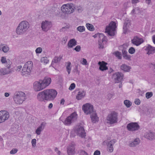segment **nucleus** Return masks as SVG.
I'll use <instances>...</instances> for the list:
<instances>
[{
	"label": "nucleus",
	"mask_w": 155,
	"mask_h": 155,
	"mask_svg": "<svg viewBox=\"0 0 155 155\" xmlns=\"http://www.w3.org/2000/svg\"><path fill=\"white\" fill-rule=\"evenodd\" d=\"M57 94V91L54 89H48L39 92L37 96L38 100L40 101L44 100L52 101Z\"/></svg>",
	"instance_id": "nucleus-1"
},
{
	"label": "nucleus",
	"mask_w": 155,
	"mask_h": 155,
	"mask_svg": "<svg viewBox=\"0 0 155 155\" xmlns=\"http://www.w3.org/2000/svg\"><path fill=\"white\" fill-rule=\"evenodd\" d=\"M29 27V24L27 21H21L17 27L16 32L17 35H22L25 33Z\"/></svg>",
	"instance_id": "nucleus-2"
},
{
	"label": "nucleus",
	"mask_w": 155,
	"mask_h": 155,
	"mask_svg": "<svg viewBox=\"0 0 155 155\" xmlns=\"http://www.w3.org/2000/svg\"><path fill=\"white\" fill-rule=\"evenodd\" d=\"M13 98L16 104H21L26 99L25 94L22 91L16 92L14 94Z\"/></svg>",
	"instance_id": "nucleus-3"
},
{
	"label": "nucleus",
	"mask_w": 155,
	"mask_h": 155,
	"mask_svg": "<svg viewBox=\"0 0 155 155\" xmlns=\"http://www.w3.org/2000/svg\"><path fill=\"white\" fill-rule=\"evenodd\" d=\"M61 10L65 14H69L73 13L75 9V5L72 3L63 5L61 7Z\"/></svg>",
	"instance_id": "nucleus-4"
},
{
	"label": "nucleus",
	"mask_w": 155,
	"mask_h": 155,
	"mask_svg": "<svg viewBox=\"0 0 155 155\" xmlns=\"http://www.w3.org/2000/svg\"><path fill=\"white\" fill-rule=\"evenodd\" d=\"M107 122L110 124L117 123L118 120V113L113 111L109 114L106 118Z\"/></svg>",
	"instance_id": "nucleus-5"
},
{
	"label": "nucleus",
	"mask_w": 155,
	"mask_h": 155,
	"mask_svg": "<svg viewBox=\"0 0 155 155\" xmlns=\"http://www.w3.org/2000/svg\"><path fill=\"white\" fill-rule=\"evenodd\" d=\"M33 64L31 61H28L24 65L21 72L22 75L27 76L29 75L32 69Z\"/></svg>",
	"instance_id": "nucleus-6"
},
{
	"label": "nucleus",
	"mask_w": 155,
	"mask_h": 155,
	"mask_svg": "<svg viewBox=\"0 0 155 155\" xmlns=\"http://www.w3.org/2000/svg\"><path fill=\"white\" fill-rule=\"evenodd\" d=\"M78 115L76 112H74L71 114L70 116L67 117L65 119L64 123L67 125H71L77 121Z\"/></svg>",
	"instance_id": "nucleus-7"
},
{
	"label": "nucleus",
	"mask_w": 155,
	"mask_h": 155,
	"mask_svg": "<svg viewBox=\"0 0 155 155\" xmlns=\"http://www.w3.org/2000/svg\"><path fill=\"white\" fill-rule=\"evenodd\" d=\"M116 28V23L114 22L111 21L109 25L106 27V32L110 36H114L115 35Z\"/></svg>",
	"instance_id": "nucleus-8"
},
{
	"label": "nucleus",
	"mask_w": 155,
	"mask_h": 155,
	"mask_svg": "<svg viewBox=\"0 0 155 155\" xmlns=\"http://www.w3.org/2000/svg\"><path fill=\"white\" fill-rule=\"evenodd\" d=\"M74 132L77 135L82 138H84L86 136V133L84 127L81 125L77 126L75 129Z\"/></svg>",
	"instance_id": "nucleus-9"
},
{
	"label": "nucleus",
	"mask_w": 155,
	"mask_h": 155,
	"mask_svg": "<svg viewBox=\"0 0 155 155\" xmlns=\"http://www.w3.org/2000/svg\"><path fill=\"white\" fill-rule=\"evenodd\" d=\"M82 109L86 114H91L94 111L93 109V106L88 103L83 105Z\"/></svg>",
	"instance_id": "nucleus-10"
},
{
	"label": "nucleus",
	"mask_w": 155,
	"mask_h": 155,
	"mask_svg": "<svg viewBox=\"0 0 155 155\" xmlns=\"http://www.w3.org/2000/svg\"><path fill=\"white\" fill-rule=\"evenodd\" d=\"M98 36L99 39L98 40V48L99 49H103L104 48V43L107 42V38L103 34H99L97 35Z\"/></svg>",
	"instance_id": "nucleus-11"
},
{
	"label": "nucleus",
	"mask_w": 155,
	"mask_h": 155,
	"mask_svg": "<svg viewBox=\"0 0 155 155\" xmlns=\"http://www.w3.org/2000/svg\"><path fill=\"white\" fill-rule=\"evenodd\" d=\"M9 117V114L7 111L5 110L0 111V124L5 122Z\"/></svg>",
	"instance_id": "nucleus-12"
},
{
	"label": "nucleus",
	"mask_w": 155,
	"mask_h": 155,
	"mask_svg": "<svg viewBox=\"0 0 155 155\" xmlns=\"http://www.w3.org/2000/svg\"><path fill=\"white\" fill-rule=\"evenodd\" d=\"M127 128L129 131H135L138 130L140 126L137 123L132 122L128 124Z\"/></svg>",
	"instance_id": "nucleus-13"
},
{
	"label": "nucleus",
	"mask_w": 155,
	"mask_h": 155,
	"mask_svg": "<svg viewBox=\"0 0 155 155\" xmlns=\"http://www.w3.org/2000/svg\"><path fill=\"white\" fill-rule=\"evenodd\" d=\"M33 89L36 91H38L45 89L40 80L39 81L35 82L33 83Z\"/></svg>",
	"instance_id": "nucleus-14"
},
{
	"label": "nucleus",
	"mask_w": 155,
	"mask_h": 155,
	"mask_svg": "<svg viewBox=\"0 0 155 155\" xmlns=\"http://www.w3.org/2000/svg\"><path fill=\"white\" fill-rule=\"evenodd\" d=\"M123 76L124 75L122 73L117 72L113 74L112 78L114 79L116 83H118L122 80Z\"/></svg>",
	"instance_id": "nucleus-15"
},
{
	"label": "nucleus",
	"mask_w": 155,
	"mask_h": 155,
	"mask_svg": "<svg viewBox=\"0 0 155 155\" xmlns=\"http://www.w3.org/2000/svg\"><path fill=\"white\" fill-rule=\"evenodd\" d=\"M52 25L51 22L45 21H43L41 24V27L43 31H47L51 27Z\"/></svg>",
	"instance_id": "nucleus-16"
},
{
	"label": "nucleus",
	"mask_w": 155,
	"mask_h": 155,
	"mask_svg": "<svg viewBox=\"0 0 155 155\" xmlns=\"http://www.w3.org/2000/svg\"><path fill=\"white\" fill-rule=\"evenodd\" d=\"M130 25V21L127 18H126L123 28L124 33L126 34L128 31H129Z\"/></svg>",
	"instance_id": "nucleus-17"
},
{
	"label": "nucleus",
	"mask_w": 155,
	"mask_h": 155,
	"mask_svg": "<svg viewBox=\"0 0 155 155\" xmlns=\"http://www.w3.org/2000/svg\"><path fill=\"white\" fill-rule=\"evenodd\" d=\"M116 140L115 139H113L110 140L107 143V150L111 153L114 150L113 145L116 142Z\"/></svg>",
	"instance_id": "nucleus-18"
},
{
	"label": "nucleus",
	"mask_w": 155,
	"mask_h": 155,
	"mask_svg": "<svg viewBox=\"0 0 155 155\" xmlns=\"http://www.w3.org/2000/svg\"><path fill=\"white\" fill-rule=\"evenodd\" d=\"M67 151L68 155H73L75 153L74 145V144H71L68 147Z\"/></svg>",
	"instance_id": "nucleus-19"
},
{
	"label": "nucleus",
	"mask_w": 155,
	"mask_h": 155,
	"mask_svg": "<svg viewBox=\"0 0 155 155\" xmlns=\"http://www.w3.org/2000/svg\"><path fill=\"white\" fill-rule=\"evenodd\" d=\"M131 41L133 44L137 46L140 45L143 42L142 38H139L137 36L134 37Z\"/></svg>",
	"instance_id": "nucleus-20"
},
{
	"label": "nucleus",
	"mask_w": 155,
	"mask_h": 155,
	"mask_svg": "<svg viewBox=\"0 0 155 155\" xmlns=\"http://www.w3.org/2000/svg\"><path fill=\"white\" fill-rule=\"evenodd\" d=\"M46 123L45 122H42L40 125L37 128L35 133L37 135H39L41 134V132L43 131L45 128Z\"/></svg>",
	"instance_id": "nucleus-21"
},
{
	"label": "nucleus",
	"mask_w": 155,
	"mask_h": 155,
	"mask_svg": "<svg viewBox=\"0 0 155 155\" xmlns=\"http://www.w3.org/2000/svg\"><path fill=\"white\" fill-rule=\"evenodd\" d=\"M44 88L48 86L51 83V79L50 78L45 77L43 80H40Z\"/></svg>",
	"instance_id": "nucleus-22"
},
{
	"label": "nucleus",
	"mask_w": 155,
	"mask_h": 155,
	"mask_svg": "<svg viewBox=\"0 0 155 155\" xmlns=\"http://www.w3.org/2000/svg\"><path fill=\"white\" fill-rule=\"evenodd\" d=\"M98 64L100 66L99 69L102 71L107 70L108 69L107 67L106 66L107 63L104 61H102V62L99 61Z\"/></svg>",
	"instance_id": "nucleus-23"
},
{
	"label": "nucleus",
	"mask_w": 155,
	"mask_h": 155,
	"mask_svg": "<svg viewBox=\"0 0 155 155\" xmlns=\"http://www.w3.org/2000/svg\"><path fill=\"white\" fill-rule=\"evenodd\" d=\"M91 114V118L92 122L93 123H95L98 120V117L95 111L93 112Z\"/></svg>",
	"instance_id": "nucleus-24"
},
{
	"label": "nucleus",
	"mask_w": 155,
	"mask_h": 155,
	"mask_svg": "<svg viewBox=\"0 0 155 155\" xmlns=\"http://www.w3.org/2000/svg\"><path fill=\"white\" fill-rule=\"evenodd\" d=\"M140 142V140L138 138H136L134 141H131L129 144V146L130 147H135L138 145Z\"/></svg>",
	"instance_id": "nucleus-25"
},
{
	"label": "nucleus",
	"mask_w": 155,
	"mask_h": 155,
	"mask_svg": "<svg viewBox=\"0 0 155 155\" xmlns=\"http://www.w3.org/2000/svg\"><path fill=\"white\" fill-rule=\"evenodd\" d=\"M85 95V92L83 90H81L78 92L76 96V99L78 100H81L84 97Z\"/></svg>",
	"instance_id": "nucleus-26"
},
{
	"label": "nucleus",
	"mask_w": 155,
	"mask_h": 155,
	"mask_svg": "<svg viewBox=\"0 0 155 155\" xmlns=\"http://www.w3.org/2000/svg\"><path fill=\"white\" fill-rule=\"evenodd\" d=\"M145 137L149 140H153L155 139V134L153 132L146 133L144 135Z\"/></svg>",
	"instance_id": "nucleus-27"
},
{
	"label": "nucleus",
	"mask_w": 155,
	"mask_h": 155,
	"mask_svg": "<svg viewBox=\"0 0 155 155\" xmlns=\"http://www.w3.org/2000/svg\"><path fill=\"white\" fill-rule=\"evenodd\" d=\"M77 42L75 39H71L68 44V48H72L77 45Z\"/></svg>",
	"instance_id": "nucleus-28"
},
{
	"label": "nucleus",
	"mask_w": 155,
	"mask_h": 155,
	"mask_svg": "<svg viewBox=\"0 0 155 155\" xmlns=\"http://www.w3.org/2000/svg\"><path fill=\"white\" fill-rule=\"evenodd\" d=\"M9 50V48L8 45L5 44L0 45V50L5 53L7 52Z\"/></svg>",
	"instance_id": "nucleus-29"
},
{
	"label": "nucleus",
	"mask_w": 155,
	"mask_h": 155,
	"mask_svg": "<svg viewBox=\"0 0 155 155\" xmlns=\"http://www.w3.org/2000/svg\"><path fill=\"white\" fill-rule=\"evenodd\" d=\"M121 69L124 72H129L131 69V67L125 64H123L120 66Z\"/></svg>",
	"instance_id": "nucleus-30"
},
{
	"label": "nucleus",
	"mask_w": 155,
	"mask_h": 155,
	"mask_svg": "<svg viewBox=\"0 0 155 155\" xmlns=\"http://www.w3.org/2000/svg\"><path fill=\"white\" fill-rule=\"evenodd\" d=\"M147 54L149 55L153 54L155 51V48L149 45L147 47Z\"/></svg>",
	"instance_id": "nucleus-31"
},
{
	"label": "nucleus",
	"mask_w": 155,
	"mask_h": 155,
	"mask_svg": "<svg viewBox=\"0 0 155 155\" xmlns=\"http://www.w3.org/2000/svg\"><path fill=\"white\" fill-rule=\"evenodd\" d=\"M10 71L8 69L5 68L0 69V75H3L5 74H8Z\"/></svg>",
	"instance_id": "nucleus-32"
},
{
	"label": "nucleus",
	"mask_w": 155,
	"mask_h": 155,
	"mask_svg": "<svg viewBox=\"0 0 155 155\" xmlns=\"http://www.w3.org/2000/svg\"><path fill=\"white\" fill-rule=\"evenodd\" d=\"M62 57L61 55L59 56V57L57 56L55 57L52 61V64L59 62L62 59Z\"/></svg>",
	"instance_id": "nucleus-33"
},
{
	"label": "nucleus",
	"mask_w": 155,
	"mask_h": 155,
	"mask_svg": "<svg viewBox=\"0 0 155 155\" xmlns=\"http://www.w3.org/2000/svg\"><path fill=\"white\" fill-rule=\"evenodd\" d=\"M86 26L87 29L90 31H93L94 30V28L93 25L91 24L87 23L86 25Z\"/></svg>",
	"instance_id": "nucleus-34"
},
{
	"label": "nucleus",
	"mask_w": 155,
	"mask_h": 155,
	"mask_svg": "<svg viewBox=\"0 0 155 155\" xmlns=\"http://www.w3.org/2000/svg\"><path fill=\"white\" fill-rule=\"evenodd\" d=\"M113 54L115 55L118 59H120L122 58L121 53L118 51H116L114 52Z\"/></svg>",
	"instance_id": "nucleus-35"
},
{
	"label": "nucleus",
	"mask_w": 155,
	"mask_h": 155,
	"mask_svg": "<svg viewBox=\"0 0 155 155\" xmlns=\"http://www.w3.org/2000/svg\"><path fill=\"white\" fill-rule=\"evenodd\" d=\"M121 48H122L121 50L123 56L125 54H127V52L126 51L127 48L126 46L124 45H122L121 47Z\"/></svg>",
	"instance_id": "nucleus-36"
},
{
	"label": "nucleus",
	"mask_w": 155,
	"mask_h": 155,
	"mask_svg": "<svg viewBox=\"0 0 155 155\" xmlns=\"http://www.w3.org/2000/svg\"><path fill=\"white\" fill-rule=\"evenodd\" d=\"M124 104L127 107H129L132 105L131 102L128 100H125Z\"/></svg>",
	"instance_id": "nucleus-37"
},
{
	"label": "nucleus",
	"mask_w": 155,
	"mask_h": 155,
	"mask_svg": "<svg viewBox=\"0 0 155 155\" xmlns=\"http://www.w3.org/2000/svg\"><path fill=\"white\" fill-rule=\"evenodd\" d=\"M41 61L42 63H43L45 64H46L48 63L49 60L48 59L47 57H43L41 58Z\"/></svg>",
	"instance_id": "nucleus-38"
},
{
	"label": "nucleus",
	"mask_w": 155,
	"mask_h": 155,
	"mask_svg": "<svg viewBox=\"0 0 155 155\" xmlns=\"http://www.w3.org/2000/svg\"><path fill=\"white\" fill-rule=\"evenodd\" d=\"M71 63L70 62H68L66 66L67 70L69 74L70 73L71 71Z\"/></svg>",
	"instance_id": "nucleus-39"
},
{
	"label": "nucleus",
	"mask_w": 155,
	"mask_h": 155,
	"mask_svg": "<svg viewBox=\"0 0 155 155\" xmlns=\"http://www.w3.org/2000/svg\"><path fill=\"white\" fill-rule=\"evenodd\" d=\"M77 30L80 32H82L85 31V28L84 26H79L77 28Z\"/></svg>",
	"instance_id": "nucleus-40"
},
{
	"label": "nucleus",
	"mask_w": 155,
	"mask_h": 155,
	"mask_svg": "<svg viewBox=\"0 0 155 155\" xmlns=\"http://www.w3.org/2000/svg\"><path fill=\"white\" fill-rule=\"evenodd\" d=\"M145 96L147 99H149L153 96V93L152 92H147L146 93Z\"/></svg>",
	"instance_id": "nucleus-41"
},
{
	"label": "nucleus",
	"mask_w": 155,
	"mask_h": 155,
	"mask_svg": "<svg viewBox=\"0 0 155 155\" xmlns=\"http://www.w3.org/2000/svg\"><path fill=\"white\" fill-rule=\"evenodd\" d=\"M135 51V48L132 47L130 48L128 50L129 53L131 54H134Z\"/></svg>",
	"instance_id": "nucleus-42"
},
{
	"label": "nucleus",
	"mask_w": 155,
	"mask_h": 155,
	"mask_svg": "<svg viewBox=\"0 0 155 155\" xmlns=\"http://www.w3.org/2000/svg\"><path fill=\"white\" fill-rule=\"evenodd\" d=\"M123 56L125 59L129 60H131V56L130 55L128 54H127L123 55Z\"/></svg>",
	"instance_id": "nucleus-43"
},
{
	"label": "nucleus",
	"mask_w": 155,
	"mask_h": 155,
	"mask_svg": "<svg viewBox=\"0 0 155 155\" xmlns=\"http://www.w3.org/2000/svg\"><path fill=\"white\" fill-rule=\"evenodd\" d=\"M31 143L33 147H35L36 146V140L35 139H33L31 140Z\"/></svg>",
	"instance_id": "nucleus-44"
},
{
	"label": "nucleus",
	"mask_w": 155,
	"mask_h": 155,
	"mask_svg": "<svg viewBox=\"0 0 155 155\" xmlns=\"http://www.w3.org/2000/svg\"><path fill=\"white\" fill-rule=\"evenodd\" d=\"M76 9L79 12H81L83 10L82 7L80 6H77Z\"/></svg>",
	"instance_id": "nucleus-45"
},
{
	"label": "nucleus",
	"mask_w": 155,
	"mask_h": 155,
	"mask_svg": "<svg viewBox=\"0 0 155 155\" xmlns=\"http://www.w3.org/2000/svg\"><path fill=\"white\" fill-rule=\"evenodd\" d=\"M42 48L41 47H38L35 50V52L36 53L39 54L42 51Z\"/></svg>",
	"instance_id": "nucleus-46"
},
{
	"label": "nucleus",
	"mask_w": 155,
	"mask_h": 155,
	"mask_svg": "<svg viewBox=\"0 0 155 155\" xmlns=\"http://www.w3.org/2000/svg\"><path fill=\"white\" fill-rule=\"evenodd\" d=\"M18 150L17 149L14 148L13 149L10 151V153L11 154H15L18 151Z\"/></svg>",
	"instance_id": "nucleus-47"
},
{
	"label": "nucleus",
	"mask_w": 155,
	"mask_h": 155,
	"mask_svg": "<svg viewBox=\"0 0 155 155\" xmlns=\"http://www.w3.org/2000/svg\"><path fill=\"white\" fill-rule=\"evenodd\" d=\"M75 87V84L74 83H72L69 87V89L70 90H72L74 89Z\"/></svg>",
	"instance_id": "nucleus-48"
},
{
	"label": "nucleus",
	"mask_w": 155,
	"mask_h": 155,
	"mask_svg": "<svg viewBox=\"0 0 155 155\" xmlns=\"http://www.w3.org/2000/svg\"><path fill=\"white\" fill-rule=\"evenodd\" d=\"M74 50L76 51L77 52H79L81 50V47L80 45H78L74 48Z\"/></svg>",
	"instance_id": "nucleus-49"
},
{
	"label": "nucleus",
	"mask_w": 155,
	"mask_h": 155,
	"mask_svg": "<svg viewBox=\"0 0 155 155\" xmlns=\"http://www.w3.org/2000/svg\"><path fill=\"white\" fill-rule=\"evenodd\" d=\"M81 63L83 65H86L87 64V61L84 58H82V61H81Z\"/></svg>",
	"instance_id": "nucleus-50"
},
{
	"label": "nucleus",
	"mask_w": 155,
	"mask_h": 155,
	"mask_svg": "<svg viewBox=\"0 0 155 155\" xmlns=\"http://www.w3.org/2000/svg\"><path fill=\"white\" fill-rule=\"evenodd\" d=\"M134 103L136 104L139 105L140 103V101L139 99H136Z\"/></svg>",
	"instance_id": "nucleus-51"
},
{
	"label": "nucleus",
	"mask_w": 155,
	"mask_h": 155,
	"mask_svg": "<svg viewBox=\"0 0 155 155\" xmlns=\"http://www.w3.org/2000/svg\"><path fill=\"white\" fill-rule=\"evenodd\" d=\"M1 62L2 63H5L6 62V58L5 57H3L1 58Z\"/></svg>",
	"instance_id": "nucleus-52"
},
{
	"label": "nucleus",
	"mask_w": 155,
	"mask_h": 155,
	"mask_svg": "<svg viewBox=\"0 0 155 155\" xmlns=\"http://www.w3.org/2000/svg\"><path fill=\"white\" fill-rule=\"evenodd\" d=\"M80 154L81 155H87V153L86 152L82 150L80 151Z\"/></svg>",
	"instance_id": "nucleus-53"
},
{
	"label": "nucleus",
	"mask_w": 155,
	"mask_h": 155,
	"mask_svg": "<svg viewBox=\"0 0 155 155\" xmlns=\"http://www.w3.org/2000/svg\"><path fill=\"white\" fill-rule=\"evenodd\" d=\"M100 154L101 153L100 151L96 150L94 152V155H100Z\"/></svg>",
	"instance_id": "nucleus-54"
},
{
	"label": "nucleus",
	"mask_w": 155,
	"mask_h": 155,
	"mask_svg": "<svg viewBox=\"0 0 155 155\" xmlns=\"http://www.w3.org/2000/svg\"><path fill=\"white\" fill-rule=\"evenodd\" d=\"M139 2V0H132V4H135Z\"/></svg>",
	"instance_id": "nucleus-55"
},
{
	"label": "nucleus",
	"mask_w": 155,
	"mask_h": 155,
	"mask_svg": "<svg viewBox=\"0 0 155 155\" xmlns=\"http://www.w3.org/2000/svg\"><path fill=\"white\" fill-rule=\"evenodd\" d=\"M53 107V104L52 103H50L48 106V108L49 109H51Z\"/></svg>",
	"instance_id": "nucleus-56"
},
{
	"label": "nucleus",
	"mask_w": 155,
	"mask_h": 155,
	"mask_svg": "<svg viewBox=\"0 0 155 155\" xmlns=\"http://www.w3.org/2000/svg\"><path fill=\"white\" fill-rule=\"evenodd\" d=\"M64 99H62L61 101L60 104H62L63 105L64 103Z\"/></svg>",
	"instance_id": "nucleus-57"
},
{
	"label": "nucleus",
	"mask_w": 155,
	"mask_h": 155,
	"mask_svg": "<svg viewBox=\"0 0 155 155\" xmlns=\"http://www.w3.org/2000/svg\"><path fill=\"white\" fill-rule=\"evenodd\" d=\"M137 10H138V9H133L131 11V13H136L135 12Z\"/></svg>",
	"instance_id": "nucleus-58"
},
{
	"label": "nucleus",
	"mask_w": 155,
	"mask_h": 155,
	"mask_svg": "<svg viewBox=\"0 0 155 155\" xmlns=\"http://www.w3.org/2000/svg\"><path fill=\"white\" fill-rule=\"evenodd\" d=\"M152 39L153 42L155 44V35L153 36Z\"/></svg>",
	"instance_id": "nucleus-59"
},
{
	"label": "nucleus",
	"mask_w": 155,
	"mask_h": 155,
	"mask_svg": "<svg viewBox=\"0 0 155 155\" xmlns=\"http://www.w3.org/2000/svg\"><path fill=\"white\" fill-rule=\"evenodd\" d=\"M9 94L8 93H5V96L6 97H8L9 96Z\"/></svg>",
	"instance_id": "nucleus-60"
},
{
	"label": "nucleus",
	"mask_w": 155,
	"mask_h": 155,
	"mask_svg": "<svg viewBox=\"0 0 155 155\" xmlns=\"http://www.w3.org/2000/svg\"><path fill=\"white\" fill-rule=\"evenodd\" d=\"M22 66H19L18 67L17 70L18 71H19L20 70V69L21 68Z\"/></svg>",
	"instance_id": "nucleus-61"
},
{
	"label": "nucleus",
	"mask_w": 155,
	"mask_h": 155,
	"mask_svg": "<svg viewBox=\"0 0 155 155\" xmlns=\"http://www.w3.org/2000/svg\"><path fill=\"white\" fill-rule=\"evenodd\" d=\"M146 3L149 4H150V2H151V0H146Z\"/></svg>",
	"instance_id": "nucleus-62"
},
{
	"label": "nucleus",
	"mask_w": 155,
	"mask_h": 155,
	"mask_svg": "<svg viewBox=\"0 0 155 155\" xmlns=\"http://www.w3.org/2000/svg\"><path fill=\"white\" fill-rule=\"evenodd\" d=\"M113 71V69L112 68H110L109 70V72L110 73H111Z\"/></svg>",
	"instance_id": "nucleus-63"
},
{
	"label": "nucleus",
	"mask_w": 155,
	"mask_h": 155,
	"mask_svg": "<svg viewBox=\"0 0 155 155\" xmlns=\"http://www.w3.org/2000/svg\"><path fill=\"white\" fill-rule=\"evenodd\" d=\"M57 153L58 155H60L61 152L59 150H58Z\"/></svg>",
	"instance_id": "nucleus-64"
}]
</instances>
